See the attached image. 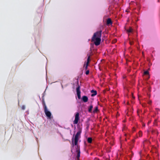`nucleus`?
<instances>
[{"label": "nucleus", "instance_id": "ddd939ff", "mask_svg": "<svg viewBox=\"0 0 160 160\" xmlns=\"http://www.w3.org/2000/svg\"><path fill=\"white\" fill-rule=\"evenodd\" d=\"M87 141L89 143H91L92 141V138L91 137H89L87 139Z\"/></svg>", "mask_w": 160, "mask_h": 160}, {"label": "nucleus", "instance_id": "aec40b11", "mask_svg": "<svg viewBox=\"0 0 160 160\" xmlns=\"http://www.w3.org/2000/svg\"><path fill=\"white\" fill-rule=\"evenodd\" d=\"M22 109L23 110H24L25 109V106H22Z\"/></svg>", "mask_w": 160, "mask_h": 160}, {"label": "nucleus", "instance_id": "9d476101", "mask_svg": "<svg viewBox=\"0 0 160 160\" xmlns=\"http://www.w3.org/2000/svg\"><path fill=\"white\" fill-rule=\"evenodd\" d=\"M92 108L93 106L92 105H91L88 108V112H91Z\"/></svg>", "mask_w": 160, "mask_h": 160}, {"label": "nucleus", "instance_id": "1a4fd4ad", "mask_svg": "<svg viewBox=\"0 0 160 160\" xmlns=\"http://www.w3.org/2000/svg\"><path fill=\"white\" fill-rule=\"evenodd\" d=\"M112 22L111 19L110 18H108L107 19V24L108 25H109L110 24H112Z\"/></svg>", "mask_w": 160, "mask_h": 160}, {"label": "nucleus", "instance_id": "423d86ee", "mask_svg": "<svg viewBox=\"0 0 160 160\" xmlns=\"http://www.w3.org/2000/svg\"><path fill=\"white\" fill-rule=\"evenodd\" d=\"M87 56H88V58L87 59V63L86 64V65L85 67V68L86 69H87L88 68V65L90 61V55H88V54H87Z\"/></svg>", "mask_w": 160, "mask_h": 160}, {"label": "nucleus", "instance_id": "f257e3e1", "mask_svg": "<svg viewBox=\"0 0 160 160\" xmlns=\"http://www.w3.org/2000/svg\"><path fill=\"white\" fill-rule=\"evenodd\" d=\"M81 130H79L76 133L74 138L73 137L72 138V142L73 145L74 144L77 146L76 147V152L77 153V158L79 159L80 157V147L77 145L78 142L79 138H80V135L81 133Z\"/></svg>", "mask_w": 160, "mask_h": 160}, {"label": "nucleus", "instance_id": "39448f33", "mask_svg": "<svg viewBox=\"0 0 160 160\" xmlns=\"http://www.w3.org/2000/svg\"><path fill=\"white\" fill-rule=\"evenodd\" d=\"M80 86L78 85V87L76 88V92L78 98L79 99L81 98V92L80 91Z\"/></svg>", "mask_w": 160, "mask_h": 160}, {"label": "nucleus", "instance_id": "f03ea898", "mask_svg": "<svg viewBox=\"0 0 160 160\" xmlns=\"http://www.w3.org/2000/svg\"><path fill=\"white\" fill-rule=\"evenodd\" d=\"M102 32L101 30L96 32L92 38L91 41L93 42L96 46H98L100 44Z\"/></svg>", "mask_w": 160, "mask_h": 160}, {"label": "nucleus", "instance_id": "a211bd4d", "mask_svg": "<svg viewBox=\"0 0 160 160\" xmlns=\"http://www.w3.org/2000/svg\"><path fill=\"white\" fill-rule=\"evenodd\" d=\"M89 70H87L86 71V72H85V74H86V75H88L89 73Z\"/></svg>", "mask_w": 160, "mask_h": 160}, {"label": "nucleus", "instance_id": "2eb2a0df", "mask_svg": "<svg viewBox=\"0 0 160 160\" xmlns=\"http://www.w3.org/2000/svg\"><path fill=\"white\" fill-rule=\"evenodd\" d=\"M98 110V107L96 106L95 107L93 111V113L97 112Z\"/></svg>", "mask_w": 160, "mask_h": 160}, {"label": "nucleus", "instance_id": "0eeeda50", "mask_svg": "<svg viewBox=\"0 0 160 160\" xmlns=\"http://www.w3.org/2000/svg\"><path fill=\"white\" fill-rule=\"evenodd\" d=\"M82 99L83 102H87L88 100V97L86 96H83L82 98Z\"/></svg>", "mask_w": 160, "mask_h": 160}, {"label": "nucleus", "instance_id": "f8f14e48", "mask_svg": "<svg viewBox=\"0 0 160 160\" xmlns=\"http://www.w3.org/2000/svg\"><path fill=\"white\" fill-rule=\"evenodd\" d=\"M126 31L128 33H130L132 32V29L131 27H130L128 29L126 30Z\"/></svg>", "mask_w": 160, "mask_h": 160}, {"label": "nucleus", "instance_id": "dca6fc26", "mask_svg": "<svg viewBox=\"0 0 160 160\" xmlns=\"http://www.w3.org/2000/svg\"><path fill=\"white\" fill-rule=\"evenodd\" d=\"M138 134L140 137H141L142 136V132L141 131H140L139 132Z\"/></svg>", "mask_w": 160, "mask_h": 160}, {"label": "nucleus", "instance_id": "412c9836", "mask_svg": "<svg viewBox=\"0 0 160 160\" xmlns=\"http://www.w3.org/2000/svg\"><path fill=\"white\" fill-rule=\"evenodd\" d=\"M151 103V102H149V104H150Z\"/></svg>", "mask_w": 160, "mask_h": 160}, {"label": "nucleus", "instance_id": "9b49d317", "mask_svg": "<svg viewBox=\"0 0 160 160\" xmlns=\"http://www.w3.org/2000/svg\"><path fill=\"white\" fill-rule=\"evenodd\" d=\"M152 134L156 133L157 135L158 134V132L157 130L152 129Z\"/></svg>", "mask_w": 160, "mask_h": 160}, {"label": "nucleus", "instance_id": "20e7f679", "mask_svg": "<svg viewBox=\"0 0 160 160\" xmlns=\"http://www.w3.org/2000/svg\"><path fill=\"white\" fill-rule=\"evenodd\" d=\"M79 120V112H77L75 115V119L73 121V124H77L78 123V122Z\"/></svg>", "mask_w": 160, "mask_h": 160}, {"label": "nucleus", "instance_id": "6e6552de", "mask_svg": "<svg viewBox=\"0 0 160 160\" xmlns=\"http://www.w3.org/2000/svg\"><path fill=\"white\" fill-rule=\"evenodd\" d=\"M91 92L92 93L91 95L92 97H93L97 94V92L96 90H92L91 91Z\"/></svg>", "mask_w": 160, "mask_h": 160}, {"label": "nucleus", "instance_id": "4be33fe9", "mask_svg": "<svg viewBox=\"0 0 160 160\" xmlns=\"http://www.w3.org/2000/svg\"><path fill=\"white\" fill-rule=\"evenodd\" d=\"M142 54L143 55V54H144L143 52H142Z\"/></svg>", "mask_w": 160, "mask_h": 160}, {"label": "nucleus", "instance_id": "6ab92c4d", "mask_svg": "<svg viewBox=\"0 0 160 160\" xmlns=\"http://www.w3.org/2000/svg\"><path fill=\"white\" fill-rule=\"evenodd\" d=\"M129 43H130V44L131 45H132V44H133V41H129Z\"/></svg>", "mask_w": 160, "mask_h": 160}, {"label": "nucleus", "instance_id": "4468645a", "mask_svg": "<svg viewBox=\"0 0 160 160\" xmlns=\"http://www.w3.org/2000/svg\"><path fill=\"white\" fill-rule=\"evenodd\" d=\"M42 105H43V108H44V107H47V106H46V104H45V101H44V98H42Z\"/></svg>", "mask_w": 160, "mask_h": 160}, {"label": "nucleus", "instance_id": "7ed1b4c3", "mask_svg": "<svg viewBox=\"0 0 160 160\" xmlns=\"http://www.w3.org/2000/svg\"><path fill=\"white\" fill-rule=\"evenodd\" d=\"M44 109L45 113L47 118L49 119H51V113L48 110L47 107L44 108Z\"/></svg>", "mask_w": 160, "mask_h": 160}, {"label": "nucleus", "instance_id": "f3484780", "mask_svg": "<svg viewBox=\"0 0 160 160\" xmlns=\"http://www.w3.org/2000/svg\"><path fill=\"white\" fill-rule=\"evenodd\" d=\"M144 75H147L149 74V72L148 71H145L144 72Z\"/></svg>", "mask_w": 160, "mask_h": 160}]
</instances>
